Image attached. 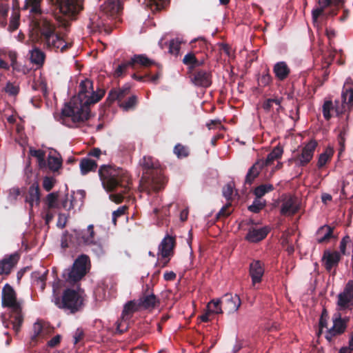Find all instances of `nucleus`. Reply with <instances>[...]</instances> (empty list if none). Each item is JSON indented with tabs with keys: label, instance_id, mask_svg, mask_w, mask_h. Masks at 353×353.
<instances>
[{
	"label": "nucleus",
	"instance_id": "1",
	"mask_svg": "<svg viewBox=\"0 0 353 353\" xmlns=\"http://www.w3.org/2000/svg\"><path fill=\"white\" fill-rule=\"evenodd\" d=\"M105 94L103 90L93 89L92 81L80 83L78 95L65 103L61 111V121L73 128L86 121L90 116V105L98 102Z\"/></svg>",
	"mask_w": 353,
	"mask_h": 353
},
{
	"label": "nucleus",
	"instance_id": "2",
	"mask_svg": "<svg viewBox=\"0 0 353 353\" xmlns=\"http://www.w3.org/2000/svg\"><path fill=\"white\" fill-rule=\"evenodd\" d=\"M99 175L103 188L107 191L115 192L110 194V199L116 203L122 202L124 194L130 190V176L127 171L111 165H101Z\"/></svg>",
	"mask_w": 353,
	"mask_h": 353
},
{
	"label": "nucleus",
	"instance_id": "3",
	"mask_svg": "<svg viewBox=\"0 0 353 353\" xmlns=\"http://www.w3.org/2000/svg\"><path fill=\"white\" fill-rule=\"evenodd\" d=\"M37 27L36 28L41 32L46 45L56 50L64 52L71 47L70 43H67L57 33L55 32V26L46 18H42L41 21H34Z\"/></svg>",
	"mask_w": 353,
	"mask_h": 353
},
{
	"label": "nucleus",
	"instance_id": "4",
	"mask_svg": "<svg viewBox=\"0 0 353 353\" xmlns=\"http://www.w3.org/2000/svg\"><path fill=\"white\" fill-rule=\"evenodd\" d=\"M21 301L17 299L14 289L6 284L2 290V305L10 309L12 329L18 333L23 323Z\"/></svg>",
	"mask_w": 353,
	"mask_h": 353
},
{
	"label": "nucleus",
	"instance_id": "5",
	"mask_svg": "<svg viewBox=\"0 0 353 353\" xmlns=\"http://www.w3.org/2000/svg\"><path fill=\"white\" fill-rule=\"evenodd\" d=\"M84 292L79 288L77 289H67L64 291L61 300L56 298L54 304L59 308L68 310L74 313L79 310L83 303Z\"/></svg>",
	"mask_w": 353,
	"mask_h": 353
},
{
	"label": "nucleus",
	"instance_id": "6",
	"mask_svg": "<svg viewBox=\"0 0 353 353\" xmlns=\"http://www.w3.org/2000/svg\"><path fill=\"white\" fill-rule=\"evenodd\" d=\"M90 268V260L88 256L81 255L74 262L72 267L63 274L65 281L70 283L81 280Z\"/></svg>",
	"mask_w": 353,
	"mask_h": 353
},
{
	"label": "nucleus",
	"instance_id": "7",
	"mask_svg": "<svg viewBox=\"0 0 353 353\" xmlns=\"http://www.w3.org/2000/svg\"><path fill=\"white\" fill-rule=\"evenodd\" d=\"M317 145V142L314 139L303 143L289 161L294 162L295 165L298 167L307 165L312 159Z\"/></svg>",
	"mask_w": 353,
	"mask_h": 353
},
{
	"label": "nucleus",
	"instance_id": "8",
	"mask_svg": "<svg viewBox=\"0 0 353 353\" xmlns=\"http://www.w3.org/2000/svg\"><path fill=\"white\" fill-rule=\"evenodd\" d=\"M83 0H57L60 12L66 17L74 19L83 9Z\"/></svg>",
	"mask_w": 353,
	"mask_h": 353
},
{
	"label": "nucleus",
	"instance_id": "9",
	"mask_svg": "<svg viewBox=\"0 0 353 353\" xmlns=\"http://www.w3.org/2000/svg\"><path fill=\"white\" fill-rule=\"evenodd\" d=\"M353 80L347 78L343 85V90L341 94V108L336 107L337 114H342L349 110L353 105Z\"/></svg>",
	"mask_w": 353,
	"mask_h": 353
},
{
	"label": "nucleus",
	"instance_id": "10",
	"mask_svg": "<svg viewBox=\"0 0 353 353\" xmlns=\"http://www.w3.org/2000/svg\"><path fill=\"white\" fill-rule=\"evenodd\" d=\"M337 307L339 310L353 308V280L349 281L343 291L338 294Z\"/></svg>",
	"mask_w": 353,
	"mask_h": 353
},
{
	"label": "nucleus",
	"instance_id": "11",
	"mask_svg": "<svg viewBox=\"0 0 353 353\" xmlns=\"http://www.w3.org/2000/svg\"><path fill=\"white\" fill-rule=\"evenodd\" d=\"M83 199V194L81 190H78L71 194H67L61 199L59 209L62 208L69 211L75 208H79L82 205Z\"/></svg>",
	"mask_w": 353,
	"mask_h": 353
},
{
	"label": "nucleus",
	"instance_id": "12",
	"mask_svg": "<svg viewBox=\"0 0 353 353\" xmlns=\"http://www.w3.org/2000/svg\"><path fill=\"white\" fill-rule=\"evenodd\" d=\"M175 245V239L170 235H166L159 245L158 255L166 259L163 266L165 265L173 255Z\"/></svg>",
	"mask_w": 353,
	"mask_h": 353
},
{
	"label": "nucleus",
	"instance_id": "13",
	"mask_svg": "<svg viewBox=\"0 0 353 353\" xmlns=\"http://www.w3.org/2000/svg\"><path fill=\"white\" fill-rule=\"evenodd\" d=\"M42 0H26L24 9L29 10L30 13L32 14V23L36 28L37 27V23L34 21H41L42 18H45L41 10V3Z\"/></svg>",
	"mask_w": 353,
	"mask_h": 353
},
{
	"label": "nucleus",
	"instance_id": "14",
	"mask_svg": "<svg viewBox=\"0 0 353 353\" xmlns=\"http://www.w3.org/2000/svg\"><path fill=\"white\" fill-rule=\"evenodd\" d=\"M346 327V322L341 319L339 313H335L333 316V325L327 329L325 334V338L328 341H331L333 336L343 333Z\"/></svg>",
	"mask_w": 353,
	"mask_h": 353
},
{
	"label": "nucleus",
	"instance_id": "15",
	"mask_svg": "<svg viewBox=\"0 0 353 353\" xmlns=\"http://www.w3.org/2000/svg\"><path fill=\"white\" fill-rule=\"evenodd\" d=\"M299 209V201L296 197L287 196L281 204V213L285 216H291L295 214Z\"/></svg>",
	"mask_w": 353,
	"mask_h": 353
},
{
	"label": "nucleus",
	"instance_id": "16",
	"mask_svg": "<svg viewBox=\"0 0 353 353\" xmlns=\"http://www.w3.org/2000/svg\"><path fill=\"white\" fill-rule=\"evenodd\" d=\"M241 303V299L237 294H226L222 298L223 308L229 314L236 312Z\"/></svg>",
	"mask_w": 353,
	"mask_h": 353
},
{
	"label": "nucleus",
	"instance_id": "17",
	"mask_svg": "<svg viewBox=\"0 0 353 353\" xmlns=\"http://www.w3.org/2000/svg\"><path fill=\"white\" fill-rule=\"evenodd\" d=\"M250 276L252 279V285L259 283L264 274V266L260 261H254L250 265Z\"/></svg>",
	"mask_w": 353,
	"mask_h": 353
},
{
	"label": "nucleus",
	"instance_id": "18",
	"mask_svg": "<svg viewBox=\"0 0 353 353\" xmlns=\"http://www.w3.org/2000/svg\"><path fill=\"white\" fill-rule=\"evenodd\" d=\"M341 0H319V7L314 9L312 12L313 23L315 26L318 24V17H320L325 8L330 6H339L340 5Z\"/></svg>",
	"mask_w": 353,
	"mask_h": 353
},
{
	"label": "nucleus",
	"instance_id": "19",
	"mask_svg": "<svg viewBox=\"0 0 353 353\" xmlns=\"http://www.w3.org/2000/svg\"><path fill=\"white\" fill-rule=\"evenodd\" d=\"M121 10L120 0H107L101 6V11L108 17H114Z\"/></svg>",
	"mask_w": 353,
	"mask_h": 353
},
{
	"label": "nucleus",
	"instance_id": "20",
	"mask_svg": "<svg viewBox=\"0 0 353 353\" xmlns=\"http://www.w3.org/2000/svg\"><path fill=\"white\" fill-rule=\"evenodd\" d=\"M268 228H252L249 230L245 239L251 243H256L263 240L268 234Z\"/></svg>",
	"mask_w": 353,
	"mask_h": 353
},
{
	"label": "nucleus",
	"instance_id": "21",
	"mask_svg": "<svg viewBox=\"0 0 353 353\" xmlns=\"http://www.w3.org/2000/svg\"><path fill=\"white\" fill-rule=\"evenodd\" d=\"M48 332V325L42 321H37L33 324L31 339L32 341H36L38 339L45 338Z\"/></svg>",
	"mask_w": 353,
	"mask_h": 353
},
{
	"label": "nucleus",
	"instance_id": "22",
	"mask_svg": "<svg viewBox=\"0 0 353 353\" xmlns=\"http://www.w3.org/2000/svg\"><path fill=\"white\" fill-rule=\"evenodd\" d=\"M340 259V254L338 252L325 251L322 260L326 270H330L337 265Z\"/></svg>",
	"mask_w": 353,
	"mask_h": 353
},
{
	"label": "nucleus",
	"instance_id": "23",
	"mask_svg": "<svg viewBox=\"0 0 353 353\" xmlns=\"http://www.w3.org/2000/svg\"><path fill=\"white\" fill-rule=\"evenodd\" d=\"M192 81L195 85L201 87H208L212 83L210 73L203 70L196 72Z\"/></svg>",
	"mask_w": 353,
	"mask_h": 353
},
{
	"label": "nucleus",
	"instance_id": "24",
	"mask_svg": "<svg viewBox=\"0 0 353 353\" xmlns=\"http://www.w3.org/2000/svg\"><path fill=\"white\" fill-rule=\"evenodd\" d=\"M26 201L29 203L32 208L34 205H39L40 201L39 188L37 183H33L29 188L26 196Z\"/></svg>",
	"mask_w": 353,
	"mask_h": 353
},
{
	"label": "nucleus",
	"instance_id": "25",
	"mask_svg": "<svg viewBox=\"0 0 353 353\" xmlns=\"http://www.w3.org/2000/svg\"><path fill=\"white\" fill-rule=\"evenodd\" d=\"M19 256L17 254H12L0 261V274H8L12 268L17 264Z\"/></svg>",
	"mask_w": 353,
	"mask_h": 353
},
{
	"label": "nucleus",
	"instance_id": "26",
	"mask_svg": "<svg viewBox=\"0 0 353 353\" xmlns=\"http://www.w3.org/2000/svg\"><path fill=\"white\" fill-rule=\"evenodd\" d=\"M316 236L318 243H323L328 242L333 236V228L327 225H323L319 228Z\"/></svg>",
	"mask_w": 353,
	"mask_h": 353
},
{
	"label": "nucleus",
	"instance_id": "27",
	"mask_svg": "<svg viewBox=\"0 0 353 353\" xmlns=\"http://www.w3.org/2000/svg\"><path fill=\"white\" fill-rule=\"evenodd\" d=\"M273 72L279 80L283 81L288 77L290 70L285 62L280 61L274 65Z\"/></svg>",
	"mask_w": 353,
	"mask_h": 353
},
{
	"label": "nucleus",
	"instance_id": "28",
	"mask_svg": "<svg viewBox=\"0 0 353 353\" xmlns=\"http://www.w3.org/2000/svg\"><path fill=\"white\" fill-rule=\"evenodd\" d=\"M79 238L80 241L86 245L95 244L97 243V239L94 232V225H89L85 230L81 232Z\"/></svg>",
	"mask_w": 353,
	"mask_h": 353
},
{
	"label": "nucleus",
	"instance_id": "29",
	"mask_svg": "<svg viewBox=\"0 0 353 353\" xmlns=\"http://www.w3.org/2000/svg\"><path fill=\"white\" fill-rule=\"evenodd\" d=\"M283 153V148L280 145H277L268 155L265 159L259 160L263 163V166L267 167L271 165L274 161L279 159L282 157Z\"/></svg>",
	"mask_w": 353,
	"mask_h": 353
},
{
	"label": "nucleus",
	"instance_id": "30",
	"mask_svg": "<svg viewBox=\"0 0 353 353\" xmlns=\"http://www.w3.org/2000/svg\"><path fill=\"white\" fill-rule=\"evenodd\" d=\"M79 168L81 174L85 175L90 172L95 171L97 168V163L92 159L83 158L80 161Z\"/></svg>",
	"mask_w": 353,
	"mask_h": 353
},
{
	"label": "nucleus",
	"instance_id": "31",
	"mask_svg": "<svg viewBox=\"0 0 353 353\" xmlns=\"http://www.w3.org/2000/svg\"><path fill=\"white\" fill-rule=\"evenodd\" d=\"M263 162L258 160L249 170L246 175V182L251 183L253 180L259 175L261 170L264 168Z\"/></svg>",
	"mask_w": 353,
	"mask_h": 353
},
{
	"label": "nucleus",
	"instance_id": "32",
	"mask_svg": "<svg viewBox=\"0 0 353 353\" xmlns=\"http://www.w3.org/2000/svg\"><path fill=\"white\" fill-rule=\"evenodd\" d=\"M157 297L154 294H150L143 296L142 298L139 299V305L140 307H142L145 309H152L154 308L157 303Z\"/></svg>",
	"mask_w": 353,
	"mask_h": 353
},
{
	"label": "nucleus",
	"instance_id": "33",
	"mask_svg": "<svg viewBox=\"0 0 353 353\" xmlns=\"http://www.w3.org/2000/svg\"><path fill=\"white\" fill-rule=\"evenodd\" d=\"M334 154V150L331 147H327L325 151L321 153L318 159L317 167L321 169L330 161Z\"/></svg>",
	"mask_w": 353,
	"mask_h": 353
},
{
	"label": "nucleus",
	"instance_id": "34",
	"mask_svg": "<svg viewBox=\"0 0 353 353\" xmlns=\"http://www.w3.org/2000/svg\"><path fill=\"white\" fill-rule=\"evenodd\" d=\"M222 300L212 299L207 305V310L208 313L219 314L223 313L222 310Z\"/></svg>",
	"mask_w": 353,
	"mask_h": 353
},
{
	"label": "nucleus",
	"instance_id": "35",
	"mask_svg": "<svg viewBox=\"0 0 353 353\" xmlns=\"http://www.w3.org/2000/svg\"><path fill=\"white\" fill-rule=\"evenodd\" d=\"M62 165V161L59 155L50 154L48 158V165L52 171H57Z\"/></svg>",
	"mask_w": 353,
	"mask_h": 353
},
{
	"label": "nucleus",
	"instance_id": "36",
	"mask_svg": "<svg viewBox=\"0 0 353 353\" xmlns=\"http://www.w3.org/2000/svg\"><path fill=\"white\" fill-rule=\"evenodd\" d=\"M290 235V232H285L282 236V244L283 246H287L286 250L290 254L294 252V248L292 243L294 241H296V239H292Z\"/></svg>",
	"mask_w": 353,
	"mask_h": 353
},
{
	"label": "nucleus",
	"instance_id": "37",
	"mask_svg": "<svg viewBox=\"0 0 353 353\" xmlns=\"http://www.w3.org/2000/svg\"><path fill=\"white\" fill-rule=\"evenodd\" d=\"M139 307H141L139 303H137L133 301H128L124 305V308L122 312L123 318L127 317L128 316L132 314L134 312L137 311Z\"/></svg>",
	"mask_w": 353,
	"mask_h": 353
},
{
	"label": "nucleus",
	"instance_id": "38",
	"mask_svg": "<svg viewBox=\"0 0 353 353\" xmlns=\"http://www.w3.org/2000/svg\"><path fill=\"white\" fill-rule=\"evenodd\" d=\"M133 65L139 64L143 67H148L154 63V61L150 59L144 54H136L132 57Z\"/></svg>",
	"mask_w": 353,
	"mask_h": 353
},
{
	"label": "nucleus",
	"instance_id": "39",
	"mask_svg": "<svg viewBox=\"0 0 353 353\" xmlns=\"http://www.w3.org/2000/svg\"><path fill=\"white\" fill-rule=\"evenodd\" d=\"M30 59L32 63L41 65L44 62L45 54L39 49L34 48L30 52Z\"/></svg>",
	"mask_w": 353,
	"mask_h": 353
},
{
	"label": "nucleus",
	"instance_id": "40",
	"mask_svg": "<svg viewBox=\"0 0 353 353\" xmlns=\"http://www.w3.org/2000/svg\"><path fill=\"white\" fill-rule=\"evenodd\" d=\"M140 164L146 170L157 169L159 167V163L150 156H145L140 161Z\"/></svg>",
	"mask_w": 353,
	"mask_h": 353
},
{
	"label": "nucleus",
	"instance_id": "41",
	"mask_svg": "<svg viewBox=\"0 0 353 353\" xmlns=\"http://www.w3.org/2000/svg\"><path fill=\"white\" fill-rule=\"evenodd\" d=\"M169 0H146V4L153 11L163 9L168 3Z\"/></svg>",
	"mask_w": 353,
	"mask_h": 353
},
{
	"label": "nucleus",
	"instance_id": "42",
	"mask_svg": "<svg viewBox=\"0 0 353 353\" xmlns=\"http://www.w3.org/2000/svg\"><path fill=\"white\" fill-rule=\"evenodd\" d=\"M274 190V187L271 184H263L256 187L254 190V194L258 199H261L266 193H268Z\"/></svg>",
	"mask_w": 353,
	"mask_h": 353
},
{
	"label": "nucleus",
	"instance_id": "43",
	"mask_svg": "<svg viewBox=\"0 0 353 353\" xmlns=\"http://www.w3.org/2000/svg\"><path fill=\"white\" fill-rule=\"evenodd\" d=\"M4 91L10 96H16L19 92V84L15 82H7Z\"/></svg>",
	"mask_w": 353,
	"mask_h": 353
},
{
	"label": "nucleus",
	"instance_id": "44",
	"mask_svg": "<svg viewBox=\"0 0 353 353\" xmlns=\"http://www.w3.org/2000/svg\"><path fill=\"white\" fill-rule=\"evenodd\" d=\"M30 154L36 157L40 167L45 165V152L41 150L30 149Z\"/></svg>",
	"mask_w": 353,
	"mask_h": 353
},
{
	"label": "nucleus",
	"instance_id": "45",
	"mask_svg": "<svg viewBox=\"0 0 353 353\" xmlns=\"http://www.w3.org/2000/svg\"><path fill=\"white\" fill-rule=\"evenodd\" d=\"M58 194L57 193L52 192L49 194L46 198L47 205L49 209L58 208L59 209V203L57 202Z\"/></svg>",
	"mask_w": 353,
	"mask_h": 353
},
{
	"label": "nucleus",
	"instance_id": "46",
	"mask_svg": "<svg viewBox=\"0 0 353 353\" xmlns=\"http://www.w3.org/2000/svg\"><path fill=\"white\" fill-rule=\"evenodd\" d=\"M129 92V88L118 89L112 90L109 94V98L111 100H119L121 101L125 94Z\"/></svg>",
	"mask_w": 353,
	"mask_h": 353
},
{
	"label": "nucleus",
	"instance_id": "47",
	"mask_svg": "<svg viewBox=\"0 0 353 353\" xmlns=\"http://www.w3.org/2000/svg\"><path fill=\"white\" fill-rule=\"evenodd\" d=\"M183 63L185 65H191L192 67H195L201 64L196 59L194 54L192 52L188 53L185 55L183 59Z\"/></svg>",
	"mask_w": 353,
	"mask_h": 353
},
{
	"label": "nucleus",
	"instance_id": "48",
	"mask_svg": "<svg viewBox=\"0 0 353 353\" xmlns=\"http://www.w3.org/2000/svg\"><path fill=\"white\" fill-rule=\"evenodd\" d=\"M174 153L179 158H184L188 155L189 152L187 147L179 143L175 145L174 148Z\"/></svg>",
	"mask_w": 353,
	"mask_h": 353
},
{
	"label": "nucleus",
	"instance_id": "49",
	"mask_svg": "<svg viewBox=\"0 0 353 353\" xmlns=\"http://www.w3.org/2000/svg\"><path fill=\"white\" fill-rule=\"evenodd\" d=\"M151 188L155 190H159L164 185V178L161 176H159L156 178L153 177L150 181Z\"/></svg>",
	"mask_w": 353,
	"mask_h": 353
},
{
	"label": "nucleus",
	"instance_id": "50",
	"mask_svg": "<svg viewBox=\"0 0 353 353\" xmlns=\"http://www.w3.org/2000/svg\"><path fill=\"white\" fill-rule=\"evenodd\" d=\"M265 205V201H263L256 197V199L253 201L252 204L249 206L248 209L252 212L257 213L261 209H263Z\"/></svg>",
	"mask_w": 353,
	"mask_h": 353
},
{
	"label": "nucleus",
	"instance_id": "51",
	"mask_svg": "<svg viewBox=\"0 0 353 353\" xmlns=\"http://www.w3.org/2000/svg\"><path fill=\"white\" fill-rule=\"evenodd\" d=\"M181 48V41L178 39H172L170 42L169 52L174 55H178Z\"/></svg>",
	"mask_w": 353,
	"mask_h": 353
},
{
	"label": "nucleus",
	"instance_id": "52",
	"mask_svg": "<svg viewBox=\"0 0 353 353\" xmlns=\"http://www.w3.org/2000/svg\"><path fill=\"white\" fill-rule=\"evenodd\" d=\"M137 104V97L135 96H132L130 97L127 101L122 102L120 103V106L124 110H128L132 108H134Z\"/></svg>",
	"mask_w": 353,
	"mask_h": 353
},
{
	"label": "nucleus",
	"instance_id": "53",
	"mask_svg": "<svg viewBox=\"0 0 353 353\" xmlns=\"http://www.w3.org/2000/svg\"><path fill=\"white\" fill-rule=\"evenodd\" d=\"M55 182L54 178L46 176L43 180V187L46 191H50L54 187Z\"/></svg>",
	"mask_w": 353,
	"mask_h": 353
},
{
	"label": "nucleus",
	"instance_id": "54",
	"mask_svg": "<svg viewBox=\"0 0 353 353\" xmlns=\"http://www.w3.org/2000/svg\"><path fill=\"white\" fill-rule=\"evenodd\" d=\"M19 14L14 12L10 22L9 28L11 31H14L19 27Z\"/></svg>",
	"mask_w": 353,
	"mask_h": 353
},
{
	"label": "nucleus",
	"instance_id": "55",
	"mask_svg": "<svg viewBox=\"0 0 353 353\" xmlns=\"http://www.w3.org/2000/svg\"><path fill=\"white\" fill-rule=\"evenodd\" d=\"M332 109V101H325L323 105V113L325 119L328 120L331 117L330 111Z\"/></svg>",
	"mask_w": 353,
	"mask_h": 353
},
{
	"label": "nucleus",
	"instance_id": "56",
	"mask_svg": "<svg viewBox=\"0 0 353 353\" xmlns=\"http://www.w3.org/2000/svg\"><path fill=\"white\" fill-rule=\"evenodd\" d=\"M327 320H328V316L326 311H323L321 316L320 318L319 321V326H320V333H322L323 332L324 328L327 329Z\"/></svg>",
	"mask_w": 353,
	"mask_h": 353
},
{
	"label": "nucleus",
	"instance_id": "57",
	"mask_svg": "<svg viewBox=\"0 0 353 353\" xmlns=\"http://www.w3.org/2000/svg\"><path fill=\"white\" fill-rule=\"evenodd\" d=\"M258 81L259 85L262 86L268 85L272 81V77L268 72L263 74L259 79Z\"/></svg>",
	"mask_w": 353,
	"mask_h": 353
},
{
	"label": "nucleus",
	"instance_id": "58",
	"mask_svg": "<svg viewBox=\"0 0 353 353\" xmlns=\"http://www.w3.org/2000/svg\"><path fill=\"white\" fill-rule=\"evenodd\" d=\"M233 194V185L232 183L225 185L223 188V195L226 199H230Z\"/></svg>",
	"mask_w": 353,
	"mask_h": 353
},
{
	"label": "nucleus",
	"instance_id": "59",
	"mask_svg": "<svg viewBox=\"0 0 353 353\" xmlns=\"http://www.w3.org/2000/svg\"><path fill=\"white\" fill-rule=\"evenodd\" d=\"M133 65H133V62H132V59L129 61H126V62L121 63V65H119L118 66V68L116 70L117 75V76L121 75L122 73L123 72V71H125L128 67H130V66L132 67Z\"/></svg>",
	"mask_w": 353,
	"mask_h": 353
},
{
	"label": "nucleus",
	"instance_id": "60",
	"mask_svg": "<svg viewBox=\"0 0 353 353\" xmlns=\"http://www.w3.org/2000/svg\"><path fill=\"white\" fill-rule=\"evenodd\" d=\"M127 208L125 206H121L117 210L114 211L112 213V222L114 225L117 223V219L122 215H123L125 212Z\"/></svg>",
	"mask_w": 353,
	"mask_h": 353
},
{
	"label": "nucleus",
	"instance_id": "61",
	"mask_svg": "<svg viewBox=\"0 0 353 353\" xmlns=\"http://www.w3.org/2000/svg\"><path fill=\"white\" fill-rule=\"evenodd\" d=\"M351 178L353 182V168L346 174L342 182V192L345 193L346 187L350 183V179Z\"/></svg>",
	"mask_w": 353,
	"mask_h": 353
},
{
	"label": "nucleus",
	"instance_id": "62",
	"mask_svg": "<svg viewBox=\"0 0 353 353\" xmlns=\"http://www.w3.org/2000/svg\"><path fill=\"white\" fill-rule=\"evenodd\" d=\"M350 241L349 236H344L340 243V251L343 254H346V245Z\"/></svg>",
	"mask_w": 353,
	"mask_h": 353
},
{
	"label": "nucleus",
	"instance_id": "63",
	"mask_svg": "<svg viewBox=\"0 0 353 353\" xmlns=\"http://www.w3.org/2000/svg\"><path fill=\"white\" fill-rule=\"evenodd\" d=\"M68 216L64 214H59L57 225L60 228H63L65 226Z\"/></svg>",
	"mask_w": 353,
	"mask_h": 353
},
{
	"label": "nucleus",
	"instance_id": "64",
	"mask_svg": "<svg viewBox=\"0 0 353 353\" xmlns=\"http://www.w3.org/2000/svg\"><path fill=\"white\" fill-rule=\"evenodd\" d=\"M83 336V330H81L80 328L77 329V330L74 332V335H73L74 343L77 344L79 341H80L82 339Z\"/></svg>",
	"mask_w": 353,
	"mask_h": 353
}]
</instances>
